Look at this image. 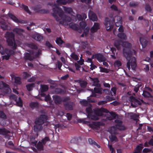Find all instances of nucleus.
Instances as JSON below:
<instances>
[{"label":"nucleus","instance_id":"nucleus-1","mask_svg":"<svg viewBox=\"0 0 153 153\" xmlns=\"http://www.w3.org/2000/svg\"><path fill=\"white\" fill-rule=\"evenodd\" d=\"M53 8L54 13L52 14L56 20L59 22V24L64 25H68L71 20H76L75 17L74 15L72 9L69 7H63L65 12L64 13L61 8L55 5Z\"/></svg>","mask_w":153,"mask_h":153},{"label":"nucleus","instance_id":"nucleus-2","mask_svg":"<svg viewBox=\"0 0 153 153\" xmlns=\"http://www.w3.org/2000/svg\"><path fill=\"white\" fill-rule=\"evenodd\" d=\"M114 45L118 49H120L121 45L125 48L123 49L124 56L127 60H130L131 58V68L132 70H134L137 65L136 59L134 56L136 55V52L134 50L129 49V48L131 46V44L127 42H123L120 40H116L114 42Z\"/></svg>","mask_w":153,"mask_h":153},{"label":"nucleus","instance_id":"nucleus-3","mask_svg":"<svg viewBox=\"0 0 153 153\" xmlns=\"http://www.w3.org/2000/svg\"><path fill=\"white\" fill-rule=\"evenodd\" d=\"M28 46L32 49L29 51L30 53H25L24 58L30 61L33 60L35 57L38 56L41 54V50L38 48L37 46L33 43L28 45Z\"/></svg>","mask_w":153,"mask_h":153},{"label":"nucleus","instance_id":"nucleus-4","mask_svg":"<svg viewBox=\"0 0 153 153\" xmlns=\"http://www.w3.org/2000/svg\"><path fill=\"white\" fill-rule=\"evenodd\" d=\"M86 112L88 113V117L93 120H98L99 119V116H103L104 115L102 113L103 112H107L106 109L102 108L100 109H97L95 110L94 114L93 115L91 114L92 110L90 107L87 108H86Z\"/></svg>","mask_w":153,"mask_h":153},{"label":"nucleus","instance_id":"nucleus-5","mask_svg":"<svg viewBox=\"0 0 153 153\" xmlns=\"http://www.w3.org/2000/svg\"><path fill=\"white\" fill-rule=\"evenodd\" d=\"M8 17H9L10 19L17 23H24V21L19 20L13 14L11 13H9L7 15H4L3 16L4 18V20H2L0 22V26L3 30H6L9 29L8 26L6 24L5 22V20H6V18H7Z\"/></svg>","mask_w":153,"mask_h":153},{"label":"nucleus","instance_id":"nucleus-6","mask_svg":"<svg viewBox=\"0 0 153 153\" xmlns=\"http://www.w3.org/2000/svg\"><path fill=\"white\" fill-rule=\"evenodd\" d=\"M6 38L7 42L8 45L15 49L17 47V45L15 43L14 35L12 32H7L4 35Z\"/></svg>","mask_w":153,"mask_h":153},{"label":"nucleus","instance_id":"nucleus-7","mask_svg":"<svg viewBox=\"0 0 153 153\" xmlns=\"http://www.w3.org/2000/svg\"><path fill=\"white\" fill-rule=\"evenodd\" d=\"M46 120V116L45 115H41L35 122L34 130L37 132L41 131L42 129V125Z\"/></svg>","mask_w":153,"mask_h":153},{"label":"nucleus","instance_id":"nucleus-8","mask_svg":"<svg viewBox=\"0 0 153 153\" xmlns=\"http://www.w3.org/2000/svg\"><path fill=\"white\" fill-rule=\"evenodd\" d=\"M0 53L2 55H4L3 56V59L8 60L10 56L14 54V52L7 48L4 49L0 44Z\"/></svg>","mask_w":153,"mask_h":153},{"label":"nucleus","instance_id":"nucleus-9","mask_svg":"<svg viewBox=\"0 0 153 153\" xmlns=\"http://www.w3.org/2000/svg\"><path fill=\"white\" fill-rule=\"evenodd\" d=\"M122 19L121 17L116 16L115 17L114 19H112V20L114 22L115 25L117 27H120L118 29L119 31L122 32L124 31V28L123 26L121 25Z\"/></svg>","mask_w":153,"mask_h":153},{"label":"nucleus","instance_id":"nucleus-10","mask_svg":"<svg viewBox=\"0 0 153 153\" xmlns=\"http://www.w3.org/2000/svg\"><path fill=\"white\" fill-rule=\"evenodd\" d=\"M79 25L80 28L84 30L83 33L81 36L82 37H84L87 36L89 33V28L87 27L85 28L86 26V24L85 22H80Z\"/></svg>","mask_w":153,"mask_h":153},{"label":"nucleus","instance_id":"nucleus-11","mask_svg":"<svg viewBox=\"0 0 153 153\" xmlns=\"http://www.w3.org/2000/svg\"><path fill=\"white\" fill-rule=\"evenodd\" d=\"M104 23L106 29L107 31H111L113 27V22L111 21H110L109 19L108 18L105 19Z\"/></svg>","mask_w":153,"mask_h":153},{"label":"nucleus","instance_id":"nucleus-12","mask_svg":"<svg viewBox=\"0 0 153 153\" xmlns=\"http://www.w3.org/2000/svg\"><path fill=\"white\" fill-rule=\"evenodd\" d=\"M130 100L131 102V105L133 107H136L141 104L142 101L135 98L133 96L130 97Z\"/></svg>","mask_w":153,"mask_h":153},{"label":"nucleus","instance_id":"nucleus-13","mask_svg":"<svg viewBox=\"0 0 153 153\" xmlns=\"http://www.w3.org/2000/svg\"><path fill=\"white\" fill-rule=\"evenodd\" d=\"M96 58L99 62H101L106 61L105 58L102 54L97 53L93 55L91 59Z\"/></svg>","mask_w":153,"mask_h":153},{"label":"nucleus","instance_id":"nucleus-14","mask_svg":"<svg viewBox=\"0 0 153 153\" xmlns=\"http://www.w3.org/2000/svg\"><path fill=\"white\" fill-rule=\"evenodd\" d=\"M89 90L92 92L91 96L92 97H99L100 96L99 95L101 94L102 93L100 89L96 88H94V91L91 89H90Z\"/></svg>","mask_w":153,"mask_h":153},{"label":"nucleus","instance_id":"nucleus-15","mask_svg":"<svg viewBox=\"0 0 153 153\" xmlns=\"http://www.w3.org/2000/svg\"><path fill=\"white\" fill-rule=\"evenodd\" d=\"M116 128L120 130H123L125 128V126L123 124L122 121L117 119L115 120Z\"/></svg>","mask_w":153,"mask_h":153},{"label":"nucleus","instance_id":"nucleus-16","mask_svg":"<svg viewBox=\"0 0 153 153\" xmlns=\"http://www.w3.org/2000/svg\"><path fill=\"white\" fill-rule=\"evenodd\" d=\"M10 98L14 100L16 102V104L18 106L20 107H22V102L20 97L17 99L16 96L15 95L13 94L10 96Z\"/></svg>","mask_w":153,"mask_h":153},{"label":"nucleus","instance_id":"nucleus-17","mask_svg":"<svg viewBox=\"0 0 153 153\" xmlns=\"http://www.w3.org/2000/svg\"><path fill=\"white\" fill-rule=\"evenodd\" d=\"M3 87L4 90H5V93H10L11 91V90L8 87V85L6 83L3 82H0V89H1Z\"/></svg>","mask_w":153,"mask_h":153},{"label":"nucleus","instance_id":"nucleus-18","mask_svg":"<svg viewBox=\"0 0 153 153\" xmlns=\"http://www.w3.org/2000/svg\"><path fill=\"white\" fill-rule=\"evenodd\" d=\"M108 111L107 112H105V113H107L108 112V111ZM104 112H102V114H104V115H103V116H102V117H106V119H107L109 120H111L114 119V118H115L116 116V114L114 112H109V114L110 116H106V114L104 113Z\"/></svg>","mask_w":153,"mask_h":153},{"label":"nucleus","instance_id":"nucleus-19","mask_svg":"<svg viewBox=\"0 0 153 153\" xmlns=\"http://www.w3.org/2000/svg\"><path fill=\"white\" fill-rule=\"evenodd\" d=\"M53 99L55 103L56 104H59L61 103L62 101H65V99H63V98H61L59 96L56 95H53Z\"/></svg>","mask_w":153,"mask_h":153},{"label":"nucleus","instance_id":"nucleus-20","mask_svg":"<svg viewBox=\"0 0 153 153\" xmlns=\"http://www.w3.org/2000/svg\"><path fill=\"white\" fill-rule=\"evenodd\" d=\"M13 31L17 35L20 36L23 35V33H25V31L23 29L19 28H13Z\"/></svg>","mask_w":153,"mask_h":153},{"label":"nucleus","instance_id":"nucleus-21","mask_svg":"<svg viewBox=\"0 0 153 153\" xmlns=\"http://www.w3.org/2000/svg\"><path fill=\"white\" fill-rule=\"evenodd\" d=\"M90 19L93 21H96L97 20V18L95 14L93 11H90L88 15Z\"/></svg>","mask_w":153,"mask_h":153},{"label":"nucleus","instance_id":"nucleus-22","mask_svg":"<svg viewBox=\"0 0 153 153\" xmlns=\"http://www.w3.org/2000/svg\"><path fill=\"white\" fill-rule=\"evenodd\" d=\"M81 58L82 57H81L80 58V59L75 63V66L77 70H79L80 68H81L80 65H82L83 64L84 60L81 59Z\"/></svg>","mask_w":153,"mask_h":153},{"label":"nucleus","instance_id":"nucleus-23","mask_svg":"<svg viewBox=\"0 0 153 153\" xmlns=\"http://www.w3.org/2000/svg\"><path fill=\"white\" fill-rule=\"evenodd\" d=\"M69 27L72 29L74 30H77L79 33L82 32L81 30H80L79 28L78 27V25L76 24L71 23L69 25Z\"/></svg>","mask_w":153,"mask_h":153},{"label":"nucleus","instance_id":"nucleus-24","mask_svg":"<svg viewBox=\"0 0 153 153\" xmlns=\"http://www.w3.org/2000/svg\"><path fill=\"white\" fill-rule=\"evenodd\" d=\"M75 16V19L76 20H73L74 21H76L77 19L79 20L85 19L87 17L86 15L84 13H82L81 15L77 14L76 15V16Z\"/></svg>","mask_w":153,"mask_h":153},{"label":"nucleus","instance_id":"nucleus-25","mask_svg":"<svg viewBox=\"0 0 153 153\" xmlns=\"http://www.w3.org/2000/svg\"><path fill=\"white\" fill-rule=\"evenodd\" d=\"M99 28V24L98 23H95L91 29V32L92 33H94Z\"/></svg>","mask_w":153,"mask_h":153},{"label":"nucleus","instance_id":"nucleus-26","mask_svg":"<svg viewBox=\"0 0 153 153\" xmlns=\"http://www.w3.org/2000/svg\"><path fill=\"white\" fill-rule=\"evenodd\" d=\"M32 37L34 39L39 41H40L43 39V36L39 34L35 33L32 36Z\"/></svg>","mask_w":153,"mask_h":153},{"label":"nucleus","instance_id":"nucleus-27","mask_svg":"<svg viewBox=\"0 0 153 153\" xmlns=\"http://www.w3.org/2000/svg\"><path fill=\"white\" fill-rule=\"evenodd\" d=\"M91 79L92 81L93 82L92 83L93 85L97 86V87H100V85L99 83V81L98 78H92Z\"/></svg>","mask_w":153,"mask_h":153},{"label":"nucleus","instance_id":"nucleus-28","mask_svg":"<svg viewBox=\"0 0 153 153\" xmlns=\"http://www.w3.org/2000/svg\"><path fill=\"white\" fill-rule=\"evenodd\" d=\"M10 132V131L6 130V129L2 128H0V134L6 135L7 134Z\"/></svg>","mask_w":153,"mask_h":153},{"label":"nucleus","instance_id":"nucleus-29","mask_svg":"<svg viewBox=\"0 0 153 153\" xmlns=\"http://www.w3.org/2000/svg\"><path fill=\"white\" fill-rule=\"evenodd\" d=\"M55 41L56 43L60 46H61L62 44L64 43V41H62L60 37L57 38Z\"/></svg>","mask_w":153,"mask_h":153},{"label":"nucleus","instance_id":"nucleus-30","mask_svg":"<svg viewBox=\"0 0 153 153\" xmlns=\"http://www.w3.org/2000/svg\"><path fill=\"white\" fill-rule=\"evenodd\" d=\"M117 36L120 39H126L127 37L126 35L123 33H119L117 34Z\"/></svg>","mask_w":153,"mask_h":153},{"label":"nucleus","instance_id":"nucleus-31","mask_svg":"<svg viewBox=\"0 0 153 153\" xmlns=\"http://www.w3.org/2000/svg\"><path fill=\"white\" fill-rule=\"evenodd\" d=\"M140 41L141 44L143 46H145L147 43V42L146 40L142 37H140Z\"/></svg>","mask_w":153,"mask_h":153},{"label":"nucleus","instance_id":"nucleus-32","mask_svg":"<svg viewBox=\"0 0 153 153\" xmlns=\"http://www.w3.org/2000/svg\"><path fill=\"white\" fill-rule=\"evenodd\" d=\"M142 148L143 147L141 146H138L135 149L133 153H140Z\"/></svg>","mask_w":153,"mask_h":153},{"label":"nucleus","instance_id":"nucleus-33","mask_svg":"<svg viewBox=\"0 0 153 153\" xmlns=\"http://www.w3.org/2000/svg\"><path fill=\"white\" fill-rule=\"evenodd\" d=\"M36 146L37 148L39 150H42L43 149V143L40 142H39L36 145Z\"/></svg>","mask_w":153,"mask_h":153},{"label":"nucleus","instance_id":"nucleus-34","mask_svg":"<svg viewBox=\"0 0 153 153\" xmlns=\"http://www.w3.org/2000/svg\"><path fill=\"white\" fill-rule=\"evenodd\" d=\"M71 56L72 58L75 60H77L79 59L78 56L74 52H73L71 54Z\"/></svg>","mask_w":153,"mask_h":153},{"label":"nucleus","instance_id":"nucleus-35","mask_svg":"<svg viewBox=\"0 0 153 153\" xmlns=\"http://www.w3.org/2000/svg\"><path fill=\"white\" fill-rule=\"evenodd\" d=\"M100 123L96 122L93 123V125L92 127L94 128L98 129L100 127Z\"/></svg>","mask_w":153,"mask_h":153},{"label":"nucleus","instance_id":"nucleus-36","mask_svg":"<svg viewBox=\"0 0 153 153\" xmlns=\"http://www.w3.org/2000/svg\"><path fill=\"white\" fill-rule=\"evenodd\" d=\"M56 2L58 5H62L66 4L67 1L66 0H57Z\"/></svg>","mask_w":153,"mask_h":153},{"label":"nucleus","instance_id":"nucleus-37","mask_svg":"<svg viewBox=\"0 0 153 153\" xmlns=\"http://www.w3.org/2000/svg\"><path fill=\"white\" fill-rule=\"evenodd\" d=\"M30 105L32 108H36L38 106V104L36 102H32L30 103Z\"/></svg>","mask_w":153,"mask_h":153},{"label":"nucleus","instance_id":"nucleus-38","mask_svg":"<svg viewBox=\"0 0 153 153\" xmlns=\"http://www.w3.org/2000/svg\"><path fill=\"white\" fill-rule=\"evenodd\" d=\"M34 86V84L33 83L29 84L26 85L27 89L29 91H31Z\"/></svg>","mask_w":153,"mask_h":153},{"label":"nucleus","instance_id":"nucleus-39","mask_svg":"<svg viewBox=\"0 0 153 153\" xmlns=\"http://www.w3.org/2000/svg\"><path fill=\"white\" fill-rule=\"evenodd\" d=\"M41 87L42 91L43 92L46 91L48 89V86L46 85H41Z\"/></svg>","mask_w":153,"mask_h":153},{"label":"nucleus","instance_id":"nucleus-40","mask_svg":"<svg viewBox=\"0 0 153 153\" xmlns=\"http://www.w3.org/2000/svg\"><path fill=\"white\" fill-rule=\"evenodd\" d=\"M21 7L24 9L27 13H28L29 14H30V12L27 6L22 4L21 6Z\"/></svg>","mask_w":153,"mask_h":153},{"label":"nucleus","instance_id":"nucleus-41","mask_svg":"<svg viewBox=\"0 0 153 153\" xmlns=\"http://www.w3.org/2000/svg\"><path fill=\"white\" fill-rule=\"evenodd\" d=\"M114 65L115 68H118L121 65V63L119 61H116L114 62Z\"/></svg>","mask_w":153,"mask_h":153},{"label":"nucleus","instance_id":"nucleus-42","mask_svg":"<svg viewBox=\"0 0 153 153\" xmlns=\"http://www.w3.org/2000/svg\"><path fill=\"white\" fill-rule=\"evenodd\" d=\"M110 138L112 142H116L118 141L117 137L114 135H111L110 137Z\"/></svg>","mask_w":153,"mask_h":153},{"label":"nucleus","instance_id":"nucleus-43","mask_svg":"<svg viewBox=\"0 0 153 153\" xmlns=\"http://www.w3.org/2000/svg\"><path fill=\"white\" fill-rule=\"evenodd\" d=\"M15 82L16 84H20L21 83L20 81V77H15L14 78Z\"/></svg>","mask_w":153,"mask_h":153},{"label":"nucleus","instance_id":"nucleus-44","mask_svg":"<svg viewBox=\"0 0 153 153\" xmlns=\"http://www.w3.org/2000/svg\"><path fill=\"white\" fill-rule=\"evenodd\" d=\"M23 78L26 79L31 76V75L26 72H23L22 75Z\"/></svg>","mask_w":153,"mask_h":153},{"label":"nucleus","instance_id":"nucleus-45","mask_svg":"<svg viewBox=\"0 0 153 153\" xmlns=\"http://www.w3.org/2000/svg\"><path fill=\"white\" fill-rule=\"evenodd\" d=\"M111 50L113 53V54L111 55V56L114 59H115V53L116 52L115 49L114 48H111Z\"/></svg>","mask_w":153,"mask_h":153},{"label":"nucleus","instance_id":"nucleus-46","mask_svg":"<svg viewBox=\"0 0 153 153\" xmlns=\"http://www.w3.org/2000/svg\"><path fill=\"white\" fill-rule=\"evenodd\" d=\"M50 140L49 137H46L42 140V143L44 145H45L47 142L50 141Z\"/></svg>","mask_w":153,"mask_h":153},{"label":"nucleus","instance_id":"nucleus-47","mask_svg":"<svg viewBox=\"0 0 153 153\" xmlns=\"http://www.w3.org/2000/svg\"><path fill=\"white\" fill-rule=\"evenodd\" d=\"M65 108L67 109L71 110L72 109L73 106L71 104H66L65 105Z\"/></svg>","mask_w":153,"mask_h":153},{"label":"nucleus","instance_id":"nucleus-48","mask_svg":"<svg viewBox=\"0 0 153 153\" xmlns=\"http://www.w3.org/2000/svg\"><path fill=\"white\" fill-rule=\"evenodd\" d=\"M143 96L145 97H149L151 96V94L147 91H143Z\"/></svg>","mask_w":153,"mask_h":153},{"label":"nucleus","instance_id":"nucleus-49","mask_svg":"<svg viewBox=\"0 0 153 153\" xmlns=\"http://www.w3.org/2000/svg\"><path fill=\"white\" fill-rule=\"evenodd\" d=\"M108 147L109 148L110 151L111 152V153H115V150L112 147L111 145L108 144Z\"/></svg>","mask_w":153,"mask_h":153},{"label":"nucleus","instance_id":"nucleus-50","mask_svg":"<svg viewBox=\"0 0 153 153\" xmlns=\"http://www.w3.org/2000/svg\"><path fill=\"white\" fill-rule=\"evenodd\" d=\"M80 104L83 106H86L88 104V102L86 100H82L80 102Z\"/></svg>","mask_w":153,"mask_h":153},{"label":"nucleus","instance_id":"nucleus-51","mask_svg":"<svg viewBox=\"0 0 153 153\" xmlns=\"http://www.w3.org/2000/svg\"><path fill=\"white\" fill-rule=\"evenodd\" d=\"M100 71L101 72L105 73H108V72L107 69L105 68H104L102 67H100Z\"/></svg>","mask_w":153,"mask_h":153},{"label":"nucleus","instance_id":"nucleus-52","mask_svg":"<svg viewBox=\"0 0 153 153\" xmlns=\"http://www.w3.org/2000/svg\"><path fill=\"white\" fill-rule=\"evenodd\" d=\"M78 121L79 123H88L89 122V121L85 120V119H79Z\"/></svg>","mask_w":153,"mask_h":153},{"label":"nucleus","instance_id":"nucleus-53","mask_svg":"<svg viewBox=\"0 0 153 153\" xmlns=\"http://www.w3.org/2000/svg\"><path fill=\"white\" fill-rule=\"evenodd\" d=\"M45 97V100L46 101H50L51 100V98L50 97L49 95H46Z\"/></svg>","mask_w":153,"mask_h":153},{"label":"nucleus","instance_id":"nucleus-54","mask_svg":"<svg viewBox=\"0 0 153 153\" xmlns=\"http://www.w3.org/2000/svg\"><path fill=\"white\" fill-rule=\"evenodd\" d=\"M82 47L84 48H86L87 45V42H82L81 44Z\"/></svg>","mask_w":153,"mask_h":153},{"label":"nucleus","instance_id":"nucleus-55","mask_svg":"<svg viewBox=\"0 0 153 153\" xmlns=\"http://www.w3.org/2000/svg\"><path fill=\"white\" fill-rule=\"evenodd\" d=\"M80 85L82 87L85 88L87 84V82L85 81H82L80 82Z\"/></svg>","mask_w":153,"mask_h":153},{"label":"nucleus","instance_id":"nucleus-56","mask_svg":"<svg viewBox=\"0 0 153 153\" xmlns=\"http://www.w3.org/2000/svg\"><path fill=\"white\" fill-rule=\"evenodd\" d=\"M145 72L148 71L149 70V66L148 65H145V67L143 68Z\"/></svg>","mask_w":153,"mask_h":153},{"label":"nucleus","instance_id":"nucleus-57","mask_svg":"<svg viewBox=\"0 0 153 153\" xmlns=\"http://www.w3.org/2000/svg\"><path fill=\"white\" fill-rule=\"evenodd\" d=\"M6 116L4 113L2 111H0V117L5 118Z\"/></svg>","mask_w":153,"mask_h":153},{"label":"nucleus","instance_id":"nucleus-58","mask_svg":"<svg viewBox=\"0 0 153 153\" xmlns=\"http://www.w3.org/2000/svg\"><path fill=\"white\" fill-rule=\"evenodd\" d=\"M62 92V90L60 88H56L55 90V93L56 94L60 93Z\"/></svg>","mask_w":153,"mask_h":153},{"label":"nucleus","instance_id":"nucleus-59","mask_svg":"<svg viewBox=\"0 0 153 153\" xmlns=\"http://www.w3.org/2000/svg\"><path fill=\"white\" fill-rule=\"evenodd\" d=\"M138 4L137 2H130V5L131 6L134 7L137 6Z\"/></svg>","mask_w":153,"mask_h":153},{"label":"nucleus","instance_id":"nucleus-60","mask_svg":"<svg viewBox=\"0 0 153 153\" xmlns=\"http://www.w3.org/2000/svg\"><path fill=\"white\" fill-rule=\"evenodd\" d=\"M145 9L147 11H151V9L150 6L148 4L146 5L145 7Z\"/></svg>","mask_w":153,"mask_h":153},{"label":"nucleus","instance_id":"nucleus-61","mask_svg":"<svg viewBox=\"0 0 153 153\" xmlns=\"http://www.w3.org/2000/svg\"><path fill=\"white\" fill-rule=\"evenodd\" d=\"M62 63L59 61H58L57 62L56 65L58 66L59 69H60V68L62 66Z\"/></svg>","mask_w":153,"mask_h":153},{"label":"nucleus","instance_id":"nucleus-62","mask_svg":"<svg viewBox=\"0 0 153 153\" xmlns=\"http://www.w3.org/2000/svg\"><path fill=\"white\" fill-rule=\"evenodd\" d=\"M140 86L139 85H136L134 88V91L136 92H137L139 89Z\"/></svg>","mask_w":153,"mask_h":153},{"label":"nucleus","instance_id":"nucleus-63","mask_svg":"<svg viewBox=\"0 0 153 153\" xmlns=\"http://www.w3.org/2000/svg\"><path fill=\"white\" fill-rule=\"evenodd\" d=\"M111 8L113 10H117V7L116 6H115L114 5H112L111 7Z\"/></svg>","mask_w":153,"mask_h":153},{"label":"nucleus","instance_id":"nucleus-64","mask_svg":"<svg viewBox=\"0 0 153 153\" xmlns=\"http://www.w3.org/2000/svg\"><path fill=\"white\" fill-rule=\"evenodd\" d=\"M36 78L34 77H32L28 80V81L29 82H32L34 81Z\"/></svg>","mask_w":153,"mask_h":153}]
</instances>
